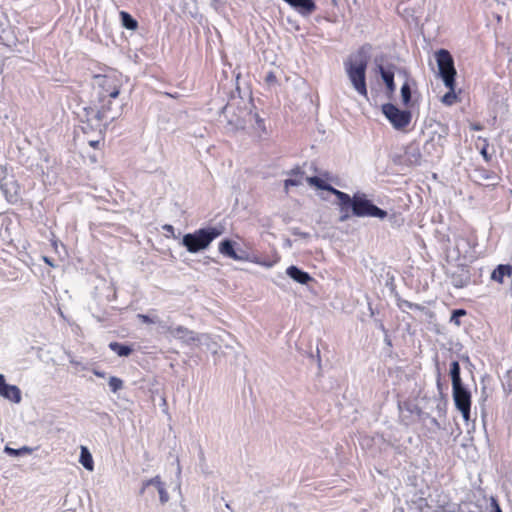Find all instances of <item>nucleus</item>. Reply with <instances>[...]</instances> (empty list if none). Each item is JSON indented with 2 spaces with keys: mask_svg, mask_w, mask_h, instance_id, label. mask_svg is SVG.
Returning <instances> with one entry per match:
<instances>
[{
  "mask_svg": "<svg viewBox=\"0 0 512 512\" xmlns=\"http://www.w3.org/2000/svg\"><path fill=\"white\" fill-rule=\"evenodd\" d=\"M165 228L167 229V231H172L173 230V227L171 225H167V226H165Z\"/></svg>",
  "mask_w": 512,
  "mask_h": 512,
  "instance_id": "c9c22d12",
  "label": "nucleus"
},
{
  "mask_svg": "<svg viewBox=\"0 0 512 512\" xmlns=\"http://www.w3.org/2000/svg\"><path fill=\"white\" fill-rule=\"evenodd\" d=\"M221 235L216 227L201 228L183 236L182 244L190 253H197L209 247L211 242Z\"/></svg>",
  "mask_w": 512,
  "mask_h": 512,
  "instance_id": "20e7f679",
  "label": "nucleus"
},
{
  "mask_svg": "<svg viewBox=\"0 0 512 512\" xmlns=\"http://www.w3.org/2000/svg\"><path fill=\"white\" fill-rule=\"evenodd\" d=\"M446 87L448 88V92L442 96L441 102L446 106H452L459 101L458 94L455 91L456 81L452 82V85Z\"/></svg>",
  "mask_w": 512,
  "mask_h": 512,
  "instance_id": "2eb2a0df",
  "label": "nucleus"
},
{
  "mask_svg": "<svg viewBox=\"0 0 512 512\" xmlns=\"http://www.w3.org/2000/svg\"><path fill=\"white\" fill-rule=\"evenodd\" d=\"M450 375L452 379V388L462 386L460 377V365L457 361H453L450 366Z\"/></svg>",
  "mask_w": 512,
  "mask_h": 512,
  "instance_id": "f3484780",
  "label": "nucleus"
},
{
  "mask_svg": "<svg viewBox=\"0 0 512 512\" xmlns=\"http://www.w3.org/2000/svg\"><path fill=\"white\" fill-rule=\"evenodd\" d=\"M143 323L151 324L154 323V320L151 319L148 315L145 314H138L137 316Z\"/></svg>",
  "mask_w": 512,
  "mask_h": 512,
  "instance_id": "c85d7f7f",
  "label": "nucleus"
},
{
  "mask_svg": "<svg viewBox=\"0 0 512 512\" xmlns=\"http://www.w3.org/2000/svg\"><path fill=\"white\" fill-rule=\"evenodd\" d=\"M512 276V265L500 264L491 273V279L499 284L504 282V277Z\"/></svg>",
  "mask_w": 512,
  "mask_h": 512,
  "instance_id": "9b49d317",
  "label": "nucleus"
},
{
  "mask_svg": "<svg viewBox=\"0 0 512 512\" xmlns=\"http://www.w3.org/2000/svg\"><path fill=\"white\" fill-rule=\"evenodd\" d=\"M481 154L486 161H490L491 156L487 153V144L481 149Z\"/></svg>",
  "mask_w": 512,
  "mask_h": 512,
  "instance_id": "7c9ffc66",
  "label": "nucleus"
},
{
  "mask_svg": "<svg viewBox=\"0 0 512 512\" xmlns=\"http://www.w3.org/2000/svg\"><path fill=\"white\" fill-rule=\"evenodd\" d=\"M234 244L235 243L233 241H231L230 239H225V240L221 241L218 246L219 252L222 255L229 257L236 261L244 260V257H242L236 253V251L234 249Z\"/></svg>",
  "mask_w": 512,
  "mask_h": 512,
  "instance_id": "9d476101",
  "label": "nucleus"
},
{
  "mask_svg": "<svg viewBox=\"0 0 512 512\" xmlns=\"http://www.w3.org/2000/svg\"><path fill=\"white\" fill-rule=\"evenodd\" d=\"M404 305H405L407 308H409V309H418V310L422 309V307H421L420 305H418V304H414V303H411V302H409V301H404Z\"/></svg>",
  "mask_w": 512,
  "mask_h": 512,
  "instance_id": "c756f323",
  "label": "nucleus"
},
{
  "mask_svg": "<svg viewBox=\"0 0 512 512\" xmlns=\"http://www.w3.org/2000/svg\"><path fill=\"white\" fill-rule=\"evenodd\" d=\"M158 493H159V497H160V501L162 503H166L169 499V495L165 489V487H161L159 490H158Z\"/></svg>",
  "mask_w": 512,
  "mask_h": 512,
  "instance_id": "a878e982",
  "label": "nucleus"
},
{
  "mask_svg": "<svg viewBox=\"0 0 512 512\" xmlns=\"http://www.w3.org/2000/svg\"><path fill=\"white\" fill-rule=\"evenodd\" d=\"M467 314L464 309H456L452 312L450 322L454 323L456 326L461 325L460 317L465 316Z\"/></svg>",
  "mask_w": 512,
  "mask_h": 512,
  "instance_id": "4be33fe9",
  "label": "nucleus"
},
{
  "mask_svg": "<svg viewBox=\"0 0 512 512\" xmlns=\"http://www.w3.org/2000/svg\"><path fill=\"white\" fill-rule=\"evenodd\" d=\"M379 69H380L382 79L385 82L388 90L394 91L395 90L394 72L390 71V70H385L382 66H380Z\"/></svg>",
  "mask_w": 512,
  "mask_h": 512,
  "instance_id": "6ab92c4d",
  "label": "nucleus"
},
{
  "mask_svg": "<svg viewBox=\"0 0 512 512\" xmlns=\"http://www.w3.org/2000/svg\"><path fill=\"white\" fill-rule=\"evenodd\" d=\"M186 331H187V329H186V328H184V327H182V326H179V327H177V328L175 329V332H176V333H178V334H179V333H184V332H186Z\"/></svg>",
  "mask_w": 512,
  "mask_h": 512,
  "instance_id": "f704fd0d",
  "label": "nucleus"
},
{
  "mask_svg": "<svg viewBox=\"0 0 512 512\" xmlns=\"http://www.w3.org/2000/svg\"><path fill=\"white\" fill-rule=\"evenodd\" d=\"M276 80V76L273 72H270L266 76V82H273Z\"/></svg>",
  "mask_w": 512,
  "mask_h": 512,
  "instance_id": "2f4dec72",
  "label": "nucleus"
},
{
  "mask_svg": "<svg viewBox=\"0 0 512 512\" xmlns=\"http://www.w3.org/2000/svg\"><path fill=\"white\" fill-rule=\"evenodd\" d=\"M109 348L114 351L115 353H117L118 356H129L131 353H132V348L127 346V345H124V344H121L119 342H111L109 344Z\"/></svg>",
  "mask_w": 512,
  "mask_h": 512,
  "instance_id": "aec40b11",
  "label": "nucleus"
},
{
  "mask_svg": "<svg viewBox=\"0 0 512 512\" xmlns=\"http://www.w3.org/2000/svg\"><path fill=\"white\" fill-rule=\"evenodd\" d=\"M401 96L402 101L405 105L410 102L411 99V89L408 83H404L401 87Z\"/></svg>",
  "mask_w": 512,
  "mask_h": 512,
  "instance_id": "b1692460",
  "label": "nucleus"
},
{
  "mask_svg": "<svg viewBox=\"0 0 512 512\" xmlns=\"http://www.w3.org/2000/svg\"><path fill=\"white\" fill-rule=\"evenodd\" d=\"M453 285L456 288H463L464 286L467 285V281H464L460 278L459 279L453 278Z\"/></svg>",
  "mask_w": 512,
  "mask_h": 512,
  "instance_id": "bb28decb",
  "label": "nucleus"
},
{
  "mask_svg": "<svg viewBox=\"0 0 512 512\" xmlns=\"http://www.w3.org/2000/svg\"><path fill=\"white\" fill-rule=\"evenodd\" d=\"M456 408L461 412L464 421L470 420L471 393L462 386L452 388Z\"/></svg>",
  "mask_w": 512,
  "mask_h": 512,
  "instance_id": "0eeeda50",
  "label": "nucleus"
},
{
  "mask_svg": "<svg viewBox=\"0 0 512 512\" xmlns=\"http://www.w3.org/2000/svg\"><path fill=\"white\" fill-rule=\"evenodd\" d=\"M146 485H154L157 488V490H159L161 487H165L164 483L161 481L159 476H156L148 480Z\"/></svg>",
  "mask_w": 512,
  "mask_h": 512,
  "instance_id": "393cba45",
  "label": "nucleus"
},
{
  "mask_svg": "<svg viewBox=\"0 0 512 512\" xmlns=\"http://www.w3.org/2000/svg\"><path fill=\"white\" fill-rule=\"evenodd\" d=\"M0 396L13 403H20L22 399L21 390L16 385L7 384L2 374H0Z\"/></svg>",
  "mask_w": 512,
  "mask_h": 512,
  "instance_id": "6e6552de",
  "label": "nucleus"
},
{
  "mask_svg": "<svg viewBox=\"0 0 512 512\" xmlns=\"http://www.w3.org/2000/svg\"><path fill=\"white\" fill-rule=\"evenodd\" d=\"M290 178L284 180V189L288 193L289 188L292 186H299L303 183L305 172L300 166H295L287 172Z\"/></svg>",
  "mask_w": 512,
  "mask_h": 512,
  "instance_id": "1a4fd4ad",
  "label": "nucleus"
},
{
  "mask_svg": "<svg viewBox=\"0 0 512 512\" xmlns=\"http://www.w3.org/2000/svg\"><path fill=\"white\" fill-rule=\"evenodd\" d=\"M323 177H324L325 179H329V174H328L327 172H325V173L323 174Z\"/></svg>",
  "mask_w": 512,
  "mask_h": 512,
  "instance_id": "e433bc0d",
  "label": "nucleus"
},
{
  "mask_svg": "<svg viewBox=\"0 0 512 512\" xmlns=\"http://www.w3.org/2000/svg\"><path fill=\"white\" fill-rule=\"evenodd\" d=\"M368 65V56L363 47H361L354 58H350L345 63L347 75L354 89L362 96L367 97L366 69Z\"/></svg>",
  "mask_w": 512,
  "mask_h": 512,
  "instance_id": "7ed1b4c3",
  "label": "nucleus"
},
{
  "mask_svg": "<svg viewBox=\"0 0 512 512\" xmlns=\"http://www.w3.org/2000/svg\"><path fill=\"white\" fill-rule=\"evenodd\" d=\"M43 260H44V262H45L47 265H49V266H51V267H54V266H55V265H54V263L50 260V258H48V257H46V256H45V257H43Z\"/></svg>",
  "mask_w": 512,
  "mask_h": 512,
  "instance_id": "72a5a7b5",
  "label": "nucleus"
},
{
  "mask_svg": "<svg viewBox=\"0 0 512 512\" xmlns=\"http://www.w3.org/2000/svg\"><path fill=\"white\" fill-rule=\"evenodd\" d=\"M93 373H94V375H96L97 377H100V378H104V377H105V373H104V372H102V371H99V370L94 369V370H93Z\"/></svg>",
  "mask_w": 512,
  "mask_h": 512,
  "instance_id": "473e14b6",
  "label": "nucleus"
},
{
  "mask_svg": "<svg viewBox=\"0 0 512 512\" xmlns=\"http://www.w3.org/2000/svg\"><path fill=\"white\" fill-rule=\"evenodd\" d=\"M382 112L396 130H405L411 123V112L408 110H400L394 104H384L382 106Z\"/></svg>",
  "mask_w": 512,
  "mask_h": 512,
  "instance_id": "423d86ee",
  "label": "nucleus"
},
{
  "mask_svg": "<svg viewBox=\"0 0 512 512\" xmlns=\"http://www.w3.org/2000/svg\"><path fill=\"white\" fill-rule=\"evenodd\" d=\"M97 120H98V124L95 129L97 136H96V138L88 139V141H87L89 146L94 149H100L101 147L104 146V142H105V128H104V125L101 123L102 118L99 119V117H97Z\"/></svg>",
  "mask_w": 512,
  "mask_h": 512,
  "instance_id": "f8f14e48",
  "label": "nucleus"
},
{
  "mask_svg": "<svg viewBox=\"0 0 512 512\" xmlns=\"http://www.w3.org/2000/svg\"><path fill=\"white\" fill-rule=\"evenodd\" d=\"M491 506L493 508V512H502V509H501L497 499H495L494 497L491 498Z\"/></svg>",
  "mask_w": 512,
  "mask_h": 512,
  "instance_id": "cd10ccee",
  "label": "nucleus"
},
{
  "mask_svg": "<svg viewBox=\"0 0 512 512\" xmlns=\"http://www.w3.org/2000/svg\"><path fill=\"white\" fill-rule=\"evenodd\" d=\"M120 18L122 21V25L129 30H136L138 27V22L126 11L120 12Z\"/></svg>",
  "mask_w": 512,
  "mask_h": 512,
  "instance_id": "a211bd4d",
  "label": "nucleus"
},
{
  "mask_svg": "<svg viewBox=\"0 0 512 512\" xmlns=\"http://www.w3.org/2000/svg\"><path fill=\"white\" fill-rule=\"evenodd\" d=\"M439 74L445 84V86L452 85V82L456 81V69L454 66V60L450 52L446 49H440L435 54Z\"/></svg>",
  "mask_w": 512,
  "mask_h": 512,
  "instance_id": "39448f33",
  "label": "nucleus"
},
{
  "mask_svg": "<svg viewBox=\"0 0 512 512\" xmlns=\"http://www.w3.org/2000/svg\"><path fill=\"white\" fill-rule=\"evenodd\" d=\"M109 387L111 391L115 393L118 390L122 389L123 381L118 377L112 376L109 379Z\"/></svg>",
  "mask_w": 512,
  "mask_h": 512,
  "instance_id": "5701e85b",
  "label": "nucleus"
},
{
  "mask_svg": "<svg viewBox=\"0 0 512 512\" xmlns=\"http://www.w3.org/2000/svg\"><path fill=\"white\" fill-rule=\"evenodd\" d=\"M5 452L9 454L10 456H21V455H28L33 452V449L28 446H23L19 449H14L11 447L6 446Z\"/></svg>",
  "mask_w": 512,
  "mask_h": 512,
  "instance_id": "412c9836",
  "label": "nucleus"
},
{
  "mask_svg": "<svg viewBox=\"0 0 512 512\" xmlns=\"http://www.w3.org/2000/svg\"><path fill=\"white\" fill-rule=\"evenodd\" d=\"M294 8L299 9L302 13L311 14L316 10L313 0H284Z\"/></svg>",
  "mask_w": 512,
  "mask_h": 512,
  "instance_id": "ddd939ff",
  "label": "nucleus"
},
{
  "mask_svg": "<svg viewBox=\"0 0 512 512\" xmlns=\"http://www.w3.org/2000/svg\"><path fill=\"white\" fill-rule=\"evenodd\" d=\"M88 125L83 127L84 133H87Z\"/></svg>",
  "mask_w": 512,
  "mask_h": 512,
  "instance_id": "58836bf2",
  "label": "nucleus"
},
{
  "mask_svg": "<svg viewBox=\"0 0 512 512\" xmlns=\"http://www.w3.org/2000/svg\"><path fill=\"white\" fill-rule=\"evenodd\" d=\"M260 264H263V265H266V266H272V263H263V262H259Z\"/></svg>",
  "mask_w": 512,
  "mask_h": 512,
  "instance_id": "4c0bfd02",
  "label": "nucleus"
},
{
  "mask_svg": "<svg viewBox=\"0 0 512 512\" xmlns=\"http://www.w3.org/2000/svg\"><path fill=\"white\" fill-rule=\"evenodd\" d=\"M98 101L100 103L96 117L103 118L111 110L112 99H116L122 87L120 77L115 74L97 75Z\"/></svg>",
  "mask_w": 512,
  "mask_h": 512,
  "instance_id": "f03ea898",
  "label": "nucleus"
},
{
  "mask_svg": "<svg viewBox=\"0 0 512 512\" xmlns=\"http://www.w3.org/2000/svg\"><path fill=\"white\" fill-rule=\"evenodd\" d=\"M287 274L296 282L300 284H307L312 280L311 276L296 266H290L287 268Z\"/></svg>",
  "mask_w": 512,
  "mask_h": 512,
  "instance_id": "4468645a",
  "label": "nucleus"
},
{
  "mask_svg": "<svg viewBox=\"0 0 512 512\" xmlns=\"http://www.w3.org/2000/svg\"><path fill=\"white\" fill-rule=\"evenodd\" d=\"M305 180L310 186L326 190L337 197V205L340 212L339 220L341 222L347 221L352 216L376 217L380 219H384L387 216V212L374 205L366 198L365 194L357 193L350 197L349 194L335 189L327 184L323 178L317 176L306 177Z\"/></svg>",
  "mask_w": 512,
  "mask_h": 512,
  "instance_id": "f257e3e1",
  "label": "nucleus"
},
{
  "mask_svg": "<svg viewBox=\"0 0 512 512\" xmlns=\"http://www.w3.org/2000/svg\"><path fill=\"white\" fill-rule=\"evenodd\" d=\"M79 462L88 471L94 470V461H93L90 451L88 450V448L86 446H81Z\"/></svg>",
  "mask_w": 512,
  "mask_h": 512,
  "instance_id": "dca6fc26",
  "label": "nucleus"
}]
</instances>
